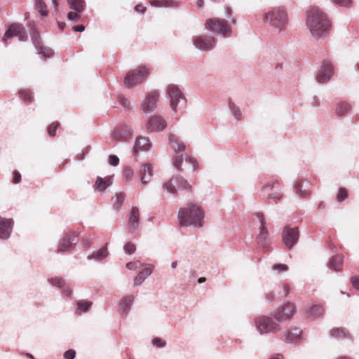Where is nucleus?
<instances>
[{"mask_svg": "<svg viewBox=\"0 0 359 359\" xmlns=\"http://www.w3.org/2000/svg\"><path fill=\"white\" fill-rule=\"evenodd\" d=\"M306 26L316 39H324L331 29V22L326 14L318 8L307 12Z\"/></svg>", "mask_w": 359, "mask_h": 359, "instance_id": "1", "label": "nucleus"}, {"mask_svg": "<svg viewBox=\"0 0 359 359\" xmlns=\"http://www.w3.org/2000/svg\"><path fill=\"white\" fill-rule=\"evenodd\" d=\"M177 217L182 226L201 227L204 222V211L201 206L190 203L180 209Z\"/></svg>", "mask_w": 359, "mask_h": 359, "instance_id": "2", "label": "nucleus"}, {"mask_svg": "<svg viewBox=\"0 0 359 359\" xmlns=\"http://www.w3.org/2000/svg\"><path fill=\"white\" fill-rule=\"evenodd\" d=\"M263 20L273 30L281 32L287 27L288 18L284 9L275 7L264 14Z\"/></svg>", "mask_w": 359, "mask_h": 359, "instance_id": "3", "label": "nucleus"}, {"mask_svg": "<svg viewBox=\"0 0 359 359\" xmlns=\"http://www.w3.org/2000/svg\"><path fill=\"white\" fill-rule=\"evenodd\" d=\"M255 325L258 332L262 334L275 333L280 328L278 323L273 317L261 316L255 318Z\"/></svg>", "mask_w": 359, "mask_h": 359, "instance_id": "4", "label": "nucleus"}, {"mask_svg": "<svg viewBox=\"0 0 359 359\" xmlns=\"http://www.w3.org/2000/svg\"><path fill=\"white\" fill-rule=\"evenodd\" d=\"M149 70L144 66L139 67L128 72L124 77V86L128 88L141 83L149 75Z\"/></svg>", "mask_w": 359, "mask_h": 359, "instance_id": "5", "label": "nucleus"}, {"mask_svg": "<svg viewBox=\"0 0 359 359\" xmlns=\"http://www.w3.org/2000/svg\"><path fill=\"white\" fill-rule=\"evenodd\" d=\"M167 94L170 100V107L175 112L180 110L187 102L184 94L176 85H169L167 87Z\"/></svg>", "mask_w": 359, "mask_h": 359, "instance_id": "6", "label": "nucleus"}, {"mask_svg": "<svg viewBox=\"0 0 359 359\" xmlns=\"http://www.w3.org/2000/svg\"><path fill=\"white\" fill-rule=\"evenodd\" d=\"M205 27L213 32H217L224 37H230L231 35V27L229 22L224 19L215 18L207 20Z\"/></svg>", "mask_w": 359, "mask_h": 359, "instance_id": "7", "label": "nucleus"}, {"mask_svg": "<svg viewBox=\"0 0 359 359\" xmlns=\"http://www.w3.org/2000/svg\"><path fill=\"white\" fill-rule=\"evenodd\" d=\"M160 94L158 90H152L146 94L140 103V108L144 114L154 112L157 107Z\"/></svg>", "mask_w": 359, "mask_h": 359, "instance_id": "8", "label": "nucleus"}, {"mask_svg": "<svg viewBox=\"0 0 359 359\" xmlns=\"http://www.w3.org/2000/svg\"><path fill=\"white\" fill-rule=\"evenodd\" d=\"M296 311L295 305L293 303L287 302L285 304L279 306L273 312V316L278 322L290 320Z\"/></svg>", "mask_w": 359, "mask_h": 359, "instance_id": "9", "label": "nucleus"}, {"mask_svg": "<svg viewBox=\"0 0 359 359\" xmlns=\"http://www.w3.org/2000/svg\"><path fill=\"white\" fill-rule=\"evenodd\" d=\"M17 36L19 41H25L27 39V34L24 26L18 23L11 24L6 31L2 41L6 43L8 39Z\"/></svg>", "mask_w": 359, "mask_h": 359, "instance_id": "10", "label": "nucleus"}, {"mask_svg": "<svg viewBox=\"0 0 359 359\" xmlns=\"http://www.w3.org/2000/svg\"><path fill=\"white\" fill-rule=\"evenodd\" d=\"M299 238V231L298 227L286 226L283 229L282 240L285 245L291 249L295 245Z\"/></svg>", "mask_w": 359, "mask_h": 359, "instance_id": "11", "label": "nucleus"}, {"mask_svg": "<svg viewBox=\"0 0 359 359\" xmlns=\"http://www.w3.org/2000/svg\"><path fill=\"white\" fill-rule=\"evenodd\" d=\"M176 187L184 190H187L191 188V185L189 182L180 175L172 177L170 181L163 185V188L165 191L170 194L177 193Z\"/></svg>", "mask_w": 359, "mask_h": 359, "instance_id": "12", "label": "nucleus"}, {"mask_svg": "<svg viewBox=\"0 0 359 359\" xmlns=\"http://www.w3.org/2000/svg\"><path fill=\"white\" fill-rule=\"evenodd\" d=\"M79 242L78 236L75 233H68L63 236L57 245V252H64L75 248Z\"/></svg>", "mask_w": 359, "mask_h": 359, "instance_id": "13", "label": "nucleus"}, {"mask_svg": "<svg viewBox=\"0 0 359 359\" xmlns=\"http://www.w3.org/2000/svg\"><path fill=\"white\" fill-rule=\"evenodd\" d=\"M192 41L194 46L202 51H209L216 46L215 37L205 35L195 36Z\"/></svg>", "mask_w": 359, "mask_h": 359, "instance_id": "14", "label": "nucleus"}, {"mask_svg": "<svg viewBox=\"0 0 359 359\" xmlns=\"http://www.w3.org/2000/svg\"><path fill=\"white\" fill-rule=\"evenodd\" d=\"M166 127V121L159 115L152 116L146 123L147 130L150 133L162 131Z\"/></svg>", "mask_w": 359, "mask_h": 359, "instance_id": "15", "label": "nucleus"}, {"mask_svg": "<svg viewBox=\"0 0 359 359\" xmlns=\"http://www.w3.org/2000/svg\"><path fill=\"white\" fill-rule=\"evenodd\" d=\"M111 136L114 140L126 142L131 139L133 136V129L130 126L127 125L119 126L114 128Z\"/></svg>", "mask_w": 359, "mask_h": 359, "instance_id": "16", "label": "nucleus"}, {"mask_svg": "<svg viewBox=\"0 0 359 359\" xmlns=\"http://www.w3.org/2000/svg\"><path fill=\"white\" fill-rule=\"evenodd\" d=\"M332 74L333 67L331 62L328 60H324L316 76V80L318 83H325L330 80Z\"/></svg>", "mask_w": 359, "mask_h": 359, "instance_id": "17", "label": "nucleus"}, {"mask_svg": "<svg viewBox=\"0 0 359 359\" xmlns=\"http://www.w3.org/2000/svg\"><path fill=\"white\" fill-rule=\"evenodd\" d=\"M302 332L297 327H291L285 330L282 334V339L287 344H296L299 342L302 339Z\"/></svg>", "mask_w": 359, "mask_h": 359, "instance_id": "18", "label": "nucleus"}, {"mask_svg": "<svg viewBox=\"0 0 359 359\" xmlns=\"http://www.w3.org/2000/svg\"><path fill=\"white\" fill-rule=\"evenodd\" d=\"M140 226V212L137 207H133L128 217L127 227L129 232H137Z\"/></svg>", "mask_w": 359, "mask_h": 359, "instance_id": "19", "label": "nucleus"}, {"mask_svg": "<svg viewBox=\"0 0 359 359\" xmlns=\"http://www.w3.org/2000/svg\"><path fill=\"white\" fill-rule=\"evenodd\" d=\"M257 241L258 247L262 249L264 252L269 250L271 241L266 227L259 226V233L257 237Z\"/></svg>", "mask_w": 359, "mask_h": 359, "instance_id": "20", "label": "nucleus"}, {"mask_svg": "<svg viewBox=\"0 0 359 359\" xmlns=\"http://www.w3.org/2000/svg\"><path fill=\"white\" fill-rule=\"evenodd\" d=\"M13 227L12 219L2 218L0 217V238L8 239Z\"/></svg>", "mask_w": 359, "mask_h": 359, "instance_id": "21", "label": "nucleus"}, {"mask_svg": "<svg viewBox=\"0 0 359 359\" xmlns=\"http://www.w3.org/2000/svg\"><path fill=\"white\" fill-rule=\"evenodd\" d=\"M169 145L171 149L176 154H183L186 149V146L177 136L174 134L168 135Z\"/></svg>", "mask_w": 359, "mask_h": 359, "instance_id": "22", "label": "nucleus"}, {"mask_svg": "<svg viewBox=\"0 0 359 359\" xmlns=\"http://www.w3.org/2000/svg\"><path fill=\"white\" fill-rule=\"evenodd\" d=\"M151 147V144L148 138L139 136L136 138L133 148V155H136L139 151H148Z\"/></svg>", "mask_w": 359, "mask_h": 359, "instance_id": "23", "label": "nucleus"}, {"mask_svg": "<svg viewBox=\"0 0 359 359\" xmlns=\"http://www.w3.org/2000/svg\"><path fill=\"white\" fill-rule=\"evenodd\" d=\"M294 191L299 197H306L311 194V184L307 180L297 181L294 185Z\"/></svg>", "mask_w": 359, "mask_h": 359, "instance_id": "24", "label": "nucleus"}, {"mask_svg": "<svg viewBox=\"0 0 359 359\" xmlns=\"http://www.w3.org/2000/svg\"><path fill=\"white\" fill-rule=\"evenodd\" d=\"M352 110L351 103L346 101H339L336 103L334 112L339 117L348 116Z\"/></svg>", "mask_w": 359, "mask_h": 359, "instance_id": "25", "label": "nucleus"}, {"mask_svg": "<svg viewBox=\"0 0 359 359\" xmlns=\"http://www.w3.org/2000/svg\"><path fill=\"white\" fill-rule=\"evenodd\" d=\"M135 297L133 294L126 295L122 298L119 303L120 312L125 316H127L134 303Z\"/></svg>", "mask_w": 359, "mask_h": 359, "instance_id": "26", "label": "nucleus"}, {"mask_svg": "<svg viewBox=\"0 0 359 359\" xmlns=\"http://www.w3.org/2000/svg\"><path fill=\"white\" fill-rule=\"evenodd\" d=\"M152 166L150 163H144L138 171V175L142 184H147L152 176Z\"/></svg>", "mask_w": 359, "mask_h": 359, "instance_id": "27", "label": "nucleus"}, {"mask_svg": "<svg viewBox=\"0 0 359 359\" xmlns=\"http://www.w3.org/2000/svg\"><path fill=\"white\" fill-rule=\"evenodd\" d=\"M344 262V256L341 254L332 256L328 261L327 266L329 269L338 272L341 270Z\"/></svg>", "mask_w": 359, "mask_h": 359, "instance_id": "28", "label": "nucleus"}, {"mask_svg": "<svg viewBox=\"0 0 359 359\" xmlns=\"http://www.w3.org/2000/svg\"><path fill=\"white\" fill-rule=\"evenodd\" d=\"M109 252L107 250V243L100 248L98 250L93 252L92 254L88 255V260H94L95 262H100L107 257Z\"/></svg>", "mask_w": 359, "mask_h": 359, "instance_id": "29", "label": "nucleus"}, {"mask_svg": "<svg viewBox=\"0 0 359 359\" xmlns=\"http://www.w3.org/2000/svg\"><path fill=\"white\" fill-rule=\"evenodd\" d=\"M154 268L149 265L142 269L139 273L134 278V284L135 285H141L142 283L148 278L153 272Z\"/></svg>", "mask_w": 359, "mask_h": 359, "instance_id": "30", "label": "nucleus"}, {"mask_svg": "<svg viewBox=\"0 0 359 359\" xmlns=\"http://www.w3.org/2000/svg\"><path fill=\"white\" fill-rule=\"evenodd\" d=\"M75 314L81 316L88 312L93 305V302L87 300H78L76 302Z\"/></svg>", "mask_w": 359, "mask_h": 359, "instance_id": "31", "label": "nucleus"}, {"mask_svg": "<svg viewBox=\"0 0 359 359\" xmlns=\"http://www.w3.org/2000/svg\"><path fill=\"white\" fill-rule=\"evenodd\" d=\"M112 184V179L111 177L103 179L101 177H97L95 181V190L98 192H104L105 189Z\"/></svg>", "mask_w": 359, "mask_h": 359, "instance_id": "32", "label": "nucleus"}, {"mask_svg": "<svg viewBox=\"0 0 359 359\" xmlns=\"http://www.w3.org/2000/svg\"><path fill=\"white\" fill-rule=\"evenodd\" d=\"M150 5L154 7H178L180 3L174 0H150Z\"/></svg>", "mask_w": 359, "mask_h": 359, "instance_id": "33", "label": "nucleus"}, {"mask_svg": "<svg viewBox=\"0 0 359 359\" xmlns=\"http://www.w3.org/2000/svg\"><path fill=\"white\" fill-rule=\"evenodd\" d=\"M71 9L76 13H82L86 8L84 0H67Z\"/></svg>", "mask_w": 359, "mask_h": 359, "instance_id": "34", "label": "nucleus"}, {"mask_svg": "<svg viewBox=\"0 0 359 359\" xmlns=\"http://www.w3.org/2000/svg\"><path fill=\"white\" fill-rule=\"evenodd\" d=\"M323 313L324 309L322 306L313 305L308 309L306 313L308 316L319 318L323 316Z\"/></svg>", "mask_w": 359, "mask_h": 359, "instance_id": "35", "label": "nucleus"}, {"mask_svg": "<svg viewBox=\"0 0 359 359\" xmlns=\"http://www.w3.org/2000/svg\"><path fill=\"white\" fill-rule=\"evenodd\" d=\"M266 197L269 200L275 203H278L283 198V194L281 187H280L276 190H274L273 193L269 194Z\"/></svg>", "mask_w": 359, "mask_h": 359, "instance_id": "36", "label": "nucleus"}, {"mask_svg": "<svg viewBox=\"0 0 359 359\" xmlns=\"http://www.w3.org/2000/svg\"><path fill=\"white\" fill-rule=\"evenodd\" d=\"M262 189L264 192L276 190L280 186L278 182L273 181H267L264 182H262Z\"/></svg>", "mask_w": 359, "mask_h": 359, "instance_id": "37", "label": "nucleus"}, {"mask_svg": "<svg viewBox=\"0 0 359 359\" xmlns=\"http://www.w3.org/2000/svg\"><path fill=\"white\" fill-rule=\"evenodd\" d=\"M35 4L36 9L40 13L41 15L43 17H46L48 14V12L44 0H36Z\"/></svg>", "mask_w": 359, "mask_h": 359, "instance_id": "38", "label": "nucleus"}, {"mask_svg": "<svg viewBox=\"0 0 359 359\" xmlns=\"http://www.w3.org/2000/svg\"><path fill=\"white\" fill-rule=\"evenodd\" d=\"M48 282L52 286L59 289H62L66 284V282L62 278L58 277L51 278L48 279Z\"/></svg>", "mask_w": 359, "mask_h": 359, "instance_id": "39", "label": "nucleus"}, {"mask_svg": "<svg viewBox=\"0 0 359 359\" xmlns=\"http://www.w3.org/2000/svg\"><path fill=\"white\" fill-rule=\"evenodd\" d=\"M229 108L231 109V111L232 114H233L236 120H239L241 118L242 113L238 107H237L233 102L229 101Z\"/></svg>", "mask_w": 359, "mask_h": 359, "instance_id": "40", "label": "nucleus"}, {"mask_svg": "<svg viewBox=\"0 0 359 359\" xmlns=\"http://www.w3.org/2000/svg\"><path fill=\"white\" fill-rule=\"evenodd\" d=\"M20 97L25 101L31 102L33 99V93L29 89L21 90L19 93Z\"/></svg>", "mask_w": 359, "mask_h": 359, "instance_id": "41", "label": "nucleus"}, {"mask_svg": "<svg viewBox=\"0 0 359 359\" xmlns=\"http://www.w3.org/2000/svg\"><path fill=\"white\" fill-rule=\"evenodd\" d=\"M184 160L183 154H178L173 158V165L176 169L180 170L181 165Z\"/></svg>", "mask_w": 359, "mask_h": 359, "instance_id": "42", "label": "nucleus"}, {"mask_svg": "<svg viewBox=\"0 0 359 359\" xmlns=\"http://www.w3.org/2000/svg\"><path fill=\"white\" fill-rule=\"evenodd\" d=\"M136 250L135 245L132 242H128L126 243L123 246V250L125 253L131 255L133 252H135Z\"/></svg>", "mask_w": 359, "mask_h": 359, "instance_id": "43", "label": "nucleus"}, {"mask_svg": "<svg viewBox=\"0 0 359 359\" xmlns=\"http://www.w3.org/2000/svg\"><path fill=\"white\" fill-rule=\"evenodd\" d=\"M61 290H62V294L65 297L67 298L72 297L73 287L70 284L66 283Z\"/></svg>", "mask_w": 359, "mask_h": 359, "instance_id": "44", "label": "nucleus"}, {"mask_svg": "<svg viewBox=\"0 0 359 359\" xmlns=\"http://www.w3.org/2000/svg\"><path fill=\"white\" fill-rule=\"evenodd\" d=\"M348 197V192L345 188H340L337 195V199L339 202L343 201Z\"/></svg>", "mask_w": 359, "mask_h": 359, "instance_id": "45", "label": "nucleus"}, {"mask_svg": "<svg viewBox=\"0 0 359 359\" xmlns=\"http://www.w3.org/2000/svg\"><path fill=\"white\" fill-rule=\"evenodd\" d=\"M142 266V263L137 260L134 262H130L126 264V268L129 270L135 271L137 269L140 268Z\"/></svg>", "mask_w": 359, "mask_h": 359, "instance_id": "46", "label": "nucleus"}, {"mask_svg": "<svg viewBox=\"0 0 359 359\" xmlns=\"http://www.w3.org/2000/svg\"><path fill=\"white\" fill-rule=\"evenodd\" d=\"M151 343L154 346L158 347V348H163L166 345V341L161 339V338L159 337H154L152 341H151Z\"/></svg>", "mask_w": 359, "mask_h": 359, "instance_id": "47", "label": "nucleus"}, {"mask_svg": "<svg viewBox=\"0 0 359 359\" xmlns=\"http://www.w3.org/2000/svg\"><path fill=\"white\" fill-rule=\"evenodd\" d=\"M32 40L33 41L34 45L35 46V47L36 48H39L41 43V41L39 34L38 32H34L32 34Z\"/></svg>", "mask_w": 359, "mask_h": 359, "instance_id": "48", "label": "nucleus"}, {"mask_svg": "<svg viewBox=\"0 0 359 359\" xmlns=\"http://www.w3.org/2000/svg\"><path fill=\"white\" fill-rule=\"evenodd\" d=\"M272 269L276 271L277 272H284L287 271L288 267L286 264H276L272 266Z\"/></svg>", "mask_w": 359, "mask_h": 359, "instance_id": "49", "label": "nucleus"}, {"mask_svg": "<svg viewBox=\"0 0 359 359\" xmlns=\"http://www.w3.org/2000/svg\"><path fill=\"white\" fill-rule=\"evenodd\" d=\"M79 13H76L74 11H70L67 13V18L70 21H79L81 18V15L79 14Z\"/></svg>", "mask_w": 359, "mask_h": 359, "instance_id": "50", "label": "nucleus"}, {"mask_svg": "<svg viewBox=\"0 0 359 359\" xmlns=\"http://www.w3.org/2000/svg\"><path fill=\"white\" fill-rule=\"evenodd\" d=\"M59 126L58 123H53L48 128V133L50 137H53L56 134V130Z\"/></svg>", "mask_w": 359, "mask_h": 359, "instance_id": "51", "label": "nucleus"}, {"mask_svg": "<svg viewBox=\"0 0 359 359\" xmlns=\"http://www.w3.org/2000/svg\"><path fill=\"white\" fill-rule=\"evenodd\" d=\"M331 335L334 337H338L340 336H346L345 331L343 329L340 328H334L331 330Z\"/></svg>", "mask_w": 359, "mask_h": 359, "instance_id": "52", "label": "nucleus"}, {"mask_svg": "<svg viewBox=\"0 0 359 359\" xmlns=\"http://www.w3.org/2000/svg\"><path fill=\"white\" fill-rule=\"evenodd\" d=\"M334 4L340 6L349 7L351 6V0H331Z\"/></svg>", "mask_w": 359, "mask_h": 359, "instance_id": "53", "label": "nucleus"}, {"mask_svg": "<svg viewBox=\"0 0 359 359\" xmlns=\"http://www.w3.org/2000/svg\"><path fill=\"white\" fill-rule=\"evenodd\" d=\"M124 194L123 193H117L116 194V201H117V204H115L116 205V209H118L121 205V203H123V200H124Z\"/></svg>", "mask_w": 359, "mask_h": 359, "instance_id": "54", "label": "nucleus"}, {"mask_svg": "<svg viewBox=\"0 0 359 359\" xmlns=\"http://www.w3.org/2000/svg\"><path fill=\"white\" fill-rule=\"evenodd\" d=\"M76 351L74 349H69L64 353L65 359H74Z\"/></svg>", "mask_w": 359, "mask_h": 359, "instance_id": "55", "label": "nucleus"}, {"mask_svg": "<svg viewBox=\"0 0 359 359\" xmlns=\"http://www.w3.org/2000/svg\"><path fill=\"white\" fill-rule=\"evenodd\" d=\"M109 163L113 166H116L119 163V158L117 156L110 155L109 156Z\"/></svg>", "mask_w": 359, "mask_h": 359, "instance_id": "56", "label": "nucleus"}, {"mask_svg": "<svg viewBox=\"0 0 359 359\" xmlns=\"http://www.w3.org/2000/svg\"><path fill=\"white\" fill-rule=\"evenodd\" d=\"M124 175L127 181H131L133 176V170L129 168H126Z\"/></svg>", "mask_w": 359, "mask_h": 359, "instance_id": "57", "label": "nucleus"}, {"mask_svg": "<svg viewBox=\"0 0 359 359\" xmlns=\"http://www.w3.org/2000/svg\"><path fill=\"white\" fill-rule=\"evenodd\" d=\"M20 181H21V174L17 170L14 171L13 172V178L11 182L13 184H18L20 182Z\"/></svg>", "mask_w": 359, "mask_h": 359, "instance_id": "58", "label": "nucleus"}, {"mask_svg": "<svg viewBox=\"0 0 359 359\" xmlns=\"http://www.w3.org/2000/svg\"><path fill=\"white\" fill-rule=\"evenodd\" d=\"M351 281L353 287L359 290V275L352 277Z\"/></svg>", "mask_w": 359, "mask_h": 359, "instance_id": "59", "label": "nucleus"}, {"mask_svg": "<svg viewBox=\"0 0 359 359\" xmlns=\"http://www.w3.org/2000/svg\"><path fill=\"white\" fill-rule=\"evenodd\" d=\"M256 217L259 219L260 222V226L266 227V221L264 219V214L262 212H257L255 214Z\"/></svg>", "mask_w": 359, "mask_h": 359, "instance_id": "60", "label": "nucleus"}, {"mask_svg": "<svg viewBox=\"0 0 359 359\" xmlns=\"http://www.w3.org/2000/svg\"><path fill=\"white\" fill-rule=\"evenodd\" d=\"M119 102L124 107H128L130 104V102L125 97H120Z\"/></svg>", "mask_w": 359, "mask_h": 359, "instance_id": "61", "label": "nucleus"}, {"mask_svg": "<svg viewBox=\"0 0 359 359\" xmlns=\"http://www.w3.org/2000/svg\"><path fill=\"white\" fill-rule=\"evenodd\" d=\"M135 10L136 12L144 13L147 10V8L144 6L142 4H139L135 6Z\"/></svg>", "mask_w": 359, "mask_h": 359, "instance_id": "62", "label": "nucleus"}, {"mask_svg": "<svg viewBox=\"0 0 359 359\" xmlns=\"http://www.w3.org/2000/svg\"><path fill=\"white\" fill-rule=\"evenodd\" d=\"M72 29L76 32H82L85 30V27L83 25H77L73 26Z\"/></svg>", "mask_w": 359, "mask_h": 359, "instance_id": "63", "label": "nucleus"}, {"mask_svg": "<svg viewBox=\"0 0 359 359\" xmlns=\"http://www.w3.org/2000/svg\"><path fill=\"white\" fill-rule=\"evenodd\" d=\"M269 359H284V356L282 353H274Z\"/></svg>", "mask_w": 359, "mask_h": 359, "instance_id": "64", "label": "nucleus"}]
</instances>
